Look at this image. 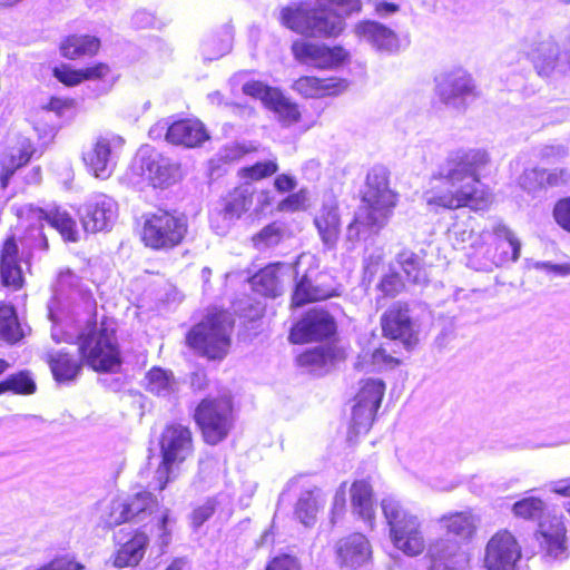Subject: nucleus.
<instances>
[{"instance_id":"f257e3e1","label":"nucleus","mask_w":570,"mask_h":570,"mask_svg":"<svg viewBox=\"0 0 570 570\" xmlns=\"http://www.w3.org/2000/svg\"><path fill=\"white\" fill-rule=\"evenodd\" d=\"M96 308L92 294L82 287L80 278L71 271L61 272L48 304L51 337L57 343L77 342L91 368L112 372L120 366L115 328L108 321L97 323Z\"/></svg>"},{"instance_id":"f03ea898","label":"nucleus","mask_w":570,"mask_h":570,"mask_svg":"<svg viewBox=\"0 0 570 570\" xmlns=\"http://www.w3.org/2000/svg\"><path fill=\"white\" fill-rule=\"evenodd\" d=\"M483 149H456L449 153L430 187L423 194L429 206L480 210L490 204V195L480 183V173L488 165Z\"/></svg>"},{"instance_id":"7ed1b4c3","label":"nucleus","mask_w":570,"mask_h":570,"mask_svg":"<svg viewBox=\"0 0 570 570\" xmlns=\"http://www.w3.org/2000/svg\"><path fill=\"white\" fill-rule=\"evenodd\" d=\"M361 10L360 0H315L314 6L285 8L282 23L288 29L309 37L337 36L344 29V17Z\"/></svg>"},{"instance_id":"20e7f679","label":"nucleus","mask_w":570,"mask_h":570,"mask_svg":"<svg viewBox=\"0 0 570 570\" xmlns=\"http://www.w3.org/2000/svg\"><path fill=\"white\" fill-rule=\"evenodd\" d=\"M363 205L347 226V238L356 239L361 228L377 234L389 222L396 205V195L390 189L384 168H373L366 177Z\"/></svg>"},{"instance_id":"39448f33","label":"nucleus","mask_w":570,"mask_h":570,"mask_svg":"<svg viewBox=\"0 0 570 570\" xmlns=\"http://www.w3.org/2000/svg\"><path fill=\"white\" fill-rule=\"evenodd\" d=\"M521 244L503 224L493 225L492 233L482 232L475 237L466 253V265L475 271L491 272L495 267L515 262Z\"/></svg>"},{"instance_id":"423d86ee","label":"nucleus","mask_w":570,"mask_h":570,"mask_svg":"<svg viewBox=\"0 0 570 570\" xmlns=\"http://www.w3.org/2000/svg\"><path fill=\"white\" fill-rule=\"evenodd\" d=\"M234 322L227 311L209 312L189 330L186 336L188 346L208 360L222 361L230 347Z\"/></svg>"},{"instance_id":"0eeeda50","label":"nucleus","mask_w":570,"mask_h":570,"mask_svg":"<svg viewBox=\"0 0 570 570\" xmlns=\"http://www.w3.org/2000/svg\"><path fill=\"white\" fill-rule=\"evenodd\" d=\"M381 509L395 548L410 557L421 554L426 544L419 518L392 495L382 499Z\"/></svg>"},{"instance_id":"6e6552de","label":"nucleus","mask_w":570,"mask_h":570,"mask_svg":"<svg viewBox=\"0 0 570 570\" xmlns=\"http://www.w3.org/2000/svg\"><path fill=\"white\" fill-rule=\"evenodd\" d=\"M195 421L209 444L223 441L233 428V402L229 392L204 399L195 410Z\"/></svg>"},{"instance_id":"1a4fd4ad","label":"nucleus","mask_w":570,"mask_h":570,"mask_svg":"<svg viewBox=\"0 0 570 570\" xmlns=\"http://www.w3.org/2000/svg\"><path fill=\"white\" fill-rule=\"evenodd\" d=\"M187 230L188 223L184 214L159 209L146 216L142 240L153 249H171L183 242Z\"/></svg>"},{"instance_id":"9d476101","label":"nucleus","mask_w":570,"mask_h":570,"mask_svg":"<svg viewBox=\"0 0 570 570\" xmlns=\"http://www.w3.org/2000/svg\"><path fill=\"white\" fill-rule=\"evenodd\" d=\"M19 216L26 228L33 236L39 237V247L47 248L48 242L42 234L43 222L56 228L69 242H76L78 236L77 224L69 213L60 207L42 209L33 205H26L20 209Z\"/></svg>"},{"instance_id":"9b49d317","label":"nucleus","mask_w":570,"mask_h":570,"mask_svg":"<svg viewBox=\"0 0 570 570\" xmlns=\"http://www.w3.org/2000/svg\"><path fill=\"white\" fill-rule=\"evenodd\" d=\"M163 462L156 471L157 489L164 490L171 480V466L181 463L193 451L191 433L181 424L167 425L161 434Z\"/></svg>"},{"instance_id":"f8f14e48","label":"nucleus","mask_w":570,"mask_h":570,"mask_svg":"<svg viewBox=\"0 0 570 570\" xmlns=\"http://www.w3.org/2000/svg\"><path fill=\"white\" fill-rule=\"evenodd\" d=\"M125 140L114 134L97 137L82 151L87 170L99 179H108L115 171Z\"/></svg>"},{"instance_id":"ddd939ff","label":"nucleus","mask_w":570,"mask_h":570,"mask_svg":"<svg viewBox=\"0 0 570 570\" xmlns=\"http://www.w3.org/2000/svg\"><path fill=\"white\" fill-rule=\"evenodd\" d=\"M385 391V384L379 379L361 381V387L355 396L352 409L351 431L355 434L370 430L375 413L379 410Z\"/></svg>"},{"instance_id":"4468645a","label":"nucleus","mask_w":570,"mask_h":570,"mask_svg":"<svg viewBox=\"0 0 570 570\" xmlns=\"http://www.w3.org/2000/svg\"><path fill=\"white\" fill-rule=\"evenodd\" d=\"M521 546L508 530L498 531L485 547V570H518L521 559Z\"/></svg>"},{"instance_id":"2eb2a0df","label":"nucleus","mask_w":570,"mask_h":570,"mask_svg":"<svg viewBox=\"0 0 570 570\" xmlns=\"http://www.w3.org/2000/svg\"><path fill=\"white\" fill-rule=\"evenodd\" d=\"M243 91L255 98L271 109L283 126H291L298 121L301 111L298 106L286 98L278 89L268 87L259 81L246 82Z\"/></svg>"},{"instance_id":"dca6fc26","label":"nucleus","mask_w":570,"mask_h":570,"mask_svg":"<svg viewBox=\"0 0 570 570\" xmlns=\"http://www.w3.org/2000/svg\"><path fill=\"white\" fill-rule=\"evenodd\" d=\"M529 56L539 73L549 75L551 71L564 73L570 69V50L560 51L553 37L539 33L532 41Z\"/></svg>"},{"instance_id":"f3484780","label":"nucleus","mask_w":570,"mask_h":570,"mask_svg":"<svg viewBox=\"0 0 570 570\" xmlns=\"http://www.w3.org/2000/svg\"><path fill=\"white\" fill-rule=\"evenodd\" d=\"M80 215L86 232L109 230L117 220L118 204L106 194H96L81 207Z\"/></svg>"},{"instance_id":"a211bd4d","label":"nucleus","mask_w":570,"mask_h":570,"mask_svg":"<svg viewBox=\"0 0 570 570\" xmlns=\"http://www.w3.org/2000/svg\"><path fill=\"white\" fill-rule=\"evenodd\" d=\"M336 332L334 317L324 309H311L291 330L289 340L295 344L322 341Z\"/></svg>"},{"instance_id":"6ab92c4d","label":"nucleus","mask_w":570,"mask_h":570,"mask_svg":"<svg viewBox=\"0 0 570 570\" xmlns=\"http://www.w3.org/2000/svg\"><path fill=\"white\" fill-rule=\"evenodd\" d=\"M537 539L540 550L549 561H563L569 558L567 529L559 517H548L538 524Z\"/></svg>"},{"instance_id":"aec40b11","label":"nucleus","mask_w":570,"mask_h":570,"mask_svg":"<svg viewBox=\"0 0 570 570\" xmlns=\"http://www.w3.org/2000/svg\"><path fill=\"white\" fill-rule=\"evenodd\" d=\"M336 561L342 568L352 570H370L372 564V547L362 533H352L335 543Z\"/></svg>"},{"instance_id":"412c9836","label":"nucleus","mask_w":570,"mask_h":570,"mask_svg":"<svg viewBox=\"0 0 570 570\" xmlns=\"http://www.w3.org/2000/svg\"><path fill=\"white\" fill-rule=\"evenodd\" d=\"M141 176L154 187H164L176 180L178 168L167 157L149 148L140 149L137 159Z\"/></svg>"},{"instance_id":"4be33fe9","label":"nucleus","mask_w":570,"mask_h":570,"mask_svg":"<svg viewBox=\"0 0 570 570\" xmlns=\"http://www.w3.org/2000/svg\"><path fill=\"white\" fill-rule=\"evenodd\" d=\"M297 60L316 68H335L343 63L347 53L341 47L330 48L305 40L295 41L292 46Z\"/></svg>"},{"instance_id":"5701e85b","label":"nucleus","mask_w":570,"mask_h":570,"mask_svg":"<svg viewBox=\"0 0 570 570\" xmlns=\"http://www.w3.org/2000/svg\"><path fill=\"white\" fill-rule=\"evenodd\" d=\"M473 91V80L463 70L451 71L438 79V96L443 104L452 108L460 109L464 107L466 98L472 96Z\"/></svg>"},{"instance_id":"b1692460","label":"nucleus","mask_w":570,"mask_h":570,"mask_svg":"<svg viewBox=\"0 0 570 570\" xmlns=\"http://www.w3.org/2000/svg\"><path fill=\"white\" fill-rule=\"evenodd\" d=\"M252 206V195L247 189H235L225 199L224 206L217 212L210 214L212 228L217 234H224L230 227L232 223Z\"/></svg>"},{"instance_id":"393cba45","label":"nucleus","mask_w":570,"mask_h":570,"mask_svg":"<svg viewBox=\"0 0 570 570\" xmlns=\"http://www.w3.org/2000/svg\"><path fill=\"white\" fill-rule=\"evenodd\" d=\"M478 518L471 511L450 512L439 519L441 527L446 530L449 535L453 537V539H445L458 543L460 552L465 557L466 554L462 550V543H468L473 539L478 529ZM442 539L443 538H439V540ZM433 542H435V540Z\"/></svg>"},{"instance_id":"a878e982","label":"nucleus","mask_w":570,"mask_h":570,"mask_svg":"<svg viewBox=\"0 0 570 570\" xmlns=\"http://www.w3.org/2000/svg\"><path fill=\"white\" fill-rule=\"evenodd\" d=\"M382 330L385 336L400 340L406 347L414 344V330L409 309L400 303L393 304L382 316Z\"/></svg>"},{"instance_id":"bb28decb","label":"nucleus","mask_w":570,"mask_h":570,"mask_svg":"<svg viewBox=\"0 0 570 570\" xmlns=\"http://www.w3.org/2000/svg\"><path fill=\"white\" fill-rule=\"evenodd\" d=\"M431 561L430 570H463L468 558L460 552L459 544L442 539L431 542L428 547Z\"/></svg>"},{"instance_id":"cd10ccee","label":"nucleus","mask_w":570,"mask_h":570,"mask_svg":"<svg viewBox=\"0 0 570 570\" xmlns=\"http://www.w3.org/2000/svg\"><path fill=\"white\" fill-rule=\"evenodd\" d=\"M356 35L375 50L394 53L400 48L397 35L386 26L376 21H364L356 26Z\"/></svg>"},{"instance_id":"c85d7f7f","label":"nucleus","mask_w":570,"mask_h":570,"mask_svg":"<svg viewBox=\"0 0 570 570\" xmlns=\"http://www.w3.org/2000/svg\"><path fill=\"white\" fill-rule=\"evenodd\" d=\"M291 271L287 264H269L252 276V288L264 296L277 297L283 293L284 276H289Z\"/></svg>"},{"instance_id":"c756f323","label":"nucleus","mask_w":570,"mask_h":570,"mask_svg":"<svg viewBox=\"0 0 570 570\" xmlns=\"http://www.w3.org/2000/svg\"><path fill=\"white\" fill-rule=\"evenodd\" d=\"M326 275L315 274L313 271L306 273L297 282L293 304L302 306L306 303L326 299L334 294V288L326 284Z\"/></svg>"},{"instance_id":"7c9ffc66","label":"nucleus","mask_w":570,"mask_h":570,"mask_svg":"<svg viewBox=\"0 0 570 570\" xmlns=\"http://www.w3.org/2000/svg\"><path fill=\"white\" fill-rule=\"evenodd\" d=\"M115 538L119 544L114 560L115 567L125 568L137 566L145 556L146 548L149 543L148 535L144 531L137 530L130 539L124 541L125 535L122 531H119Z\"/></svg>"},{"instance_id":"2f4dec72","label":"nucleus","mask_w":570,"mask_h":570,"mask_svg":"<svg viewBox=\"0 0 570 570\" xmlns=\"http://www.w3.org/2000/svg\"><path fill=\"white\" fill-rule=\"evenodd\" d=\"M314 224L323 244L327 248L335 247L341 232V218L337 203L334 198L330 197L323 202L321 209L314 218Z\"/></svg>"},{"instance_id":"473e14b6","label":"nucleus","mask_w":570,"mask_h":570,"mask_svg":"<svg viewBox=\"0 0 570 570\" xmlns=\"http://www.w3.org/2000/svg\"><path fill=\"white\" fill-rule=\"evenodd\" d=\"M209 137L198 120H179L167 128L166 139L174 145H181L188 148L202 145Z\"/></svg>"},{"instance_id":"72a5a7b5","label":"nucleus","mask_w":570,"mask_h":570,"mask_svg":"<svg viewBox=\"0 0 570 570\" xmlns=\"http://www.w3.org/2000/svg\"><path fill=\"white\" fill-rule=\"evenodd\" d=\"M0 274L4 286L19 288L22 285L19 248L14 237H9L3 244L0 255Z\"/></svg>"},{"instance_id":"f704fd0d","label":"nucleus","mask_w":570,"mask_h":570,"mask_svg":"<svg viewBox=\"0 0 570 570\" xmlns=\"http://www.w3.org/2000/svg\"><path fill=\"white\" fill-rule=\"evenodd\" d=\"M346 87L347 82L343 79H320L308 76L301 77L293 85V89L306 98H321L324 96L337 95Z\"/></svg>"},{"instance_id":"c9c22d12","label":"nucleus","mask_w":570,"mask_h":570,"mask_svg":"<svg viewBox=\"0 0 570 570\" xmlns=\"http://www.w3.org/2000/svg\"><path fill=\"white\" fill-rule=\"evenodd\" d=\"M350 493L353 512L372 527L374 520L372 485L365 480H357L351 485Z\"/></svg>"},{"instance_id":"e433bc0d","label":"nucleus","mask_w":570,"mask_h":570,"mask_svg":"<svg viewBox=\"0 0 570 570\" xmlns=\"http://www.w3.org/2000/svg\"><path fill=\"white\" fill-rule=\"evenodd\" d=\"M35 149L29 139L20 141L18 148H12L10 153L3 154L0 157L1 174L0 183L1 187L6 188L9 184L11 176L21 166L26 165L32 157Z\"/></svg>"},{"instance_id":"4c0bfd02","label":"nucleus","mask_w":570,"mask_h":570,"mask_svg":"<svg viewBox=\"0 0 570 570\" xmlns=\"http://www.w3.org/2000/svg\"><path fill=\"white\" fill-rule=\"evenodd\" d=\"M49 364L55 379L58 382H69L80 372V363L77 357L59 351L49 355Z\"/></svg>"},{"instance_id":"58836bf2","label":"nucleus","mask_w":570,"mask_h":570,"mask_svg":"<svg viewBox=\"0 0 570 570\" xmlns=\"http://www.w3.org/2000/svg\"><path fill=\"white\" fill-rule=\"evenodd\" d=\"M109 73V67L105 63H98L92 67H87L79 70H72L69 68H56V78L67 86H75L80 83L82 80H95L101 79Z\"/></svg>"},{"instance_id":"ea45409f","label":"nucleus","mask_w":570,"mask_h":570,"mask_svg":"<svg viewBox=\"0 0 570 570\" xmlns=\"http://www.w3.org/2000/svg\"><path fill=\"white\" fill-rule=\"evenodd\" d=\"M131 521L144 522L151 517L157 508V501L150 492H138L132 497L124 498Z\"/></svg>"},{"instance_id":"a19ab883","label":"nucleus","mask_w":570,"mask_h":570,"mask_svg":"<svg viewBox=\"0 0 570 570\" xmlns=\"http://www.w3.org/2000/svg\"><path fill=\"white\" fill-rule=\"evenodd\" d=\"M100 41L94 36H70L60 46L63 57L76 59L86 55H94L98 51Z\"/></svg>"},{"instance_id":"79ce46f5","label":"nucleus","mask_w":570,"mask_h":570,"mask_svg":"<svg viewBox=\"0 0 570 570\" xmlns=\"http://www.w3.org/2000/svg\"><path fill=\"white\" fill-rule=\"evenodd\" d=\"M146 389L159 396H168L176 391V381L171 372L153 367L145 376Z\"/></svg>"},{"instance_id":"37998d69","label":"nucleus","mask_w":570,"mask_h":570,"mask_svg":"<svg viewBox=\"0 0 570 570\" xmlns=\"http://www.w3.org/2000/svg\"><path fill=\"white\" fill-rule=\"evenodd\" d=\"M511 510L515 518L540 523L544 521L547 503L538 497H525L514 502Z\"/></svg>"},{"instance_id":"c03bdc74","label":"nucleus","mask_w":570,"mask_h":570,"mask_svg":"<svg viewBox=\"0 0 570 570\" xmlns=\"http://www.w3.org/2000/svg\"><path fill=\"white\" fill-rule=\"evenodd\" d=\"M397 263L407 277V281L413 284H425L428 282L426 269L424 268L421 258L411 250H403L397 255Z\"/></svg>"},{"instance_id":"a18cd8bd","label":"nucleus","mask_w":570,"mask_h":570,"mask_svg":"<svg viewBox=\"0 0 570 570\" xmlns=\"http://www.w3.org/2000/svg\"><path fill=\"white\" fill-rule=\"evenodd\" d=\"M22 337L16 311L12 306L0 307V340L14 343Z\"/></svg>"},{"instance_id":"49530a36","label":"nucleus","mask_w":570,"mask_h":570,"mask_svg":"<svg viewBox=\"0 0 570 570\" xmlns=\"http://www.w3.org/2000/svg\"><path fill=\"white\" fill-rule=\"evenodd\" d=\"M36 391V383L27 371H20L9 375L0 383V394L12 392L14 394H32Z\"/></svg>"},{"instance_id":"de8ad7c7","label":"nucleus","mask_w":570,"mask_h":570,"mask_svg":"<svg viewBox=\"0 0 570 570\" xmlns=\"http://www.w3.org/2000/svg\"><path fill=\"white\" fill-rule=\"evenodd\" d=\"M318 510L317 499L311 491H305L301 494L296 507V518L306 527L314 524L316 513Z\"/></svg>"},{"instance_id":"09e8293b","label":"nucleus","mask_w":570,"mask_h":570,"mask_svg":"<svg viewBox=\"0 0 570 570\" xmlns=\"http://www.w3.org/2000/svg\"><path fill=\"white\" fill-rule=\"evenodd\" d=\"M124 498L111 500L106 511L101 515V521L106 528H114L124 522L131 521L127 511Z\"/></svg>"},{"instance_id":"8fccbe9b","label":"nucleus","mask_w":570,"mask_h":570,"mask_svg":"<svg viewBox=\"0 0 570 570\" xmlns=\"http://www.w3.org/2000/svg\"><path fill=\"white\" fill-rule=\"evenodd\" d=\"M283 238V228L278 223L265 226L259 233L253 236V244L258 250L276 246Z\"/></svg>"},{"instance_id":"3c124183","label":"nucleus","mask_w":570,"mask_h":570,"mask_svg":"<svg viewBox=\"0 0 570 570\" xmlns=\"http://www.w3.org/2000/svg\"><path fill=\"white\" fill-rule=\"evenodd\" d=\"M232 48V35L225 30L219 39L209 38L203 43V55L207 60H214L228 53Z\"/></svg>"},{"instance_id":"603ef678","label":"nucleus","mask_w":570,"mask_h":570,"mask_svg":"<svg viewBox=\"0 0 570 570\" xmlns=\"http://www.w3.org/2000/svg\"><path fill=\"white\" fill-rule=\"evenodd\" d=\"M393 361V357L383 348H375L371 354L363 353L357 356V361L355 362V368L357 370H375L382 364H389Z\"/></svg>"},{"instance_id":"864d4df0","label":"nucleus","mask_w":570,"mask_h":570,"mask_svg":"<svg viewBox=\"0 0 570 570\" xmlns=\"http://www.w3.org/2000/svg\"><path fill=\"white\" fill-rule=\"evenodd\" d=\"M520 185L528 191H535L546 187L544 169L531 168L524 170L520 178Z\"/></svg>"},{"instance_id":"5fc2aeb1","label":"nucleus","mask_w":570,"mask_h":570,"mask_svg":"<svg viewBox=\"0 0 570 570\" xmlns=\"http://www.w3.org/2000/svg\"><path fill=\"white\" fill-rule=\"evenodd\" d=\"M450 235L453 237L454 246L466 250V253L470 250L471 243H473L475 237L480 236V234H474L472 229L460 224H455L452 227Z\"/></svg>"},{"instance_id":"6e6d98bb","label":"nucleus","mask_w":570,"mask_h":570,"mask_svg":"<svg viewBox=\"0 0 570 570\" xmlns=\"http://www.w3.org/2000/svg\"><path fill=\"white\" fill-rule=\"evenodd\" d=\"M278 169L275 160L259 161L255 165L244 168L245 176L250 179H262L275 174Z\"/></svg>"},{"instance_id":"4d7b16f0","label":"nucleus","mask_w":570,"mask_h":570,"mask_svg":"<svg viewBox=\"0 0 570 570\" xmlns=\"http://www.w3.org/2000/svg\"><path fill=\"white\" fill-rule=\"evenodd\" d=\"M404 287L401 276L396 273H390L383 277L379 288L386 296L397 295Z\"/></svg>"},{"instance_id":"13d9d810","label":"nucleus","mask_w":570,"mask_h":570,"mask_svg":"<svg viewBox=\"0 0 570 570\" xmlns=\"http://www.w3.org/2000/svg\"><path fill=\"white\" fill-rule=\"evenodd\" d=\"M553 217L560 227L570 233V198L561 199L556 204Z\"/></svg>"},{"instance_id":"bf43d9fd","label":"nucleus","mask_w":570,"mask_h":570,"mask_svg":"<svg viewBox=\"0 0 570 570\" xmlns=\"http://www.w3.org/2000/svg\"><path fill=\"white\" fill-rule=\"evenodd\" d=\"M215 501L208 499L204 504L197 507L191 514V524L194 528H199L206 522L215 512Z\"/></svg>"},{"instance_id":"052dcab7","label":"nucleus","mask_w":570,"mask_h":570,"mask_svg":"<svg viewBox=\"0 0 570 570\" xmlns=\"http://www.w3.org/2000/svg\"><path fill=\"white\" fill-rule=\"evenodd\" d=\"M567 155L568 148L561 144L546 145L539 151V157L548 163L560 160Z\"/></svg>"},{"instance_id":"680f3d73","label":"nucleus","mask_w":570,"mask_h":570,"mask_svg":"<svg viewBox=\"0 0 570 570\" xmlns=\"http://www.w3.org/2000/svg\"><path fill=\"white\" fill-rule=\"evenodd\" d=\"M266 570H301L296 558L289 554L275 557L266 567Z\"/></svg>"},{"instance_id":"e2e57ef3","label":"nucleus","mask_w":570,"mask_h":570,"mask_svg":"<svg viewBox=\"0 0 570 570\" xmlns=\"http://www.w3.org/2000/svg\"><path fill=\"white\" fill-rule=\"evenodd\" d=\"M328 358L327 353L322 347H316L299 355V362L303 365H324Z\"/></svg>"},{"instance_id":"0e129e2a","label":"nucleus","mask_w":570,"mask_h":570,"mask_svg":"<svg viewBox=\"0 0 570 570\" xmlns=\"http://www.w3.org/2000/svg\"><path fill=\"white\" fill-rule=\"evenodd\" d=\"M533 267L538 271H543L547 274H553L556 276H568L570 275V262L562 264H553L551 262H535Z\"/></svg>"},{"instance_id":"69168bd1","label":"nucleus","mask_w":570,"mask_h":570,"mask_svg":"<svg viewBox=\"0 0 570 570\" xmlns=\"http://www.w3.org/2000/svg\"><path fill=\"white\" fill-rule=\"evenodd\" d=\"M305 200L306 197L302 191L292 194L279 204V209L284 212L298 210L303 208Z\"/></svg>"},{"instance_id":"338daca9","label":"nucleus","mask_w":570,"mask_h":570,"mask_svg":"<svg viewBox=\"0 0 570 570\" xmlns=\"http://www.w3.org/2000/svg\"><path fill=\"white\" fill-rule=\"evenodd\" d=\"M169 522V517L167 513H163L159 518H157L156 528L159 535V543L163 547H166L170 541V530L167 528Z\"/></svg>"},{"instance_id":"774afa93","label":"nucleus","mask_w":570,"mask_h":570,"mask_svg":"<svg viewBox=\"0 0 570 570\" xmlns=\"http://www.w3.org/2000/svg\"><path fill=\"white\" fill-rule=\"evenodd\" d=\"M81 566L68 559H57L38 570H81Z\"/></svg>"}]
</instances>
